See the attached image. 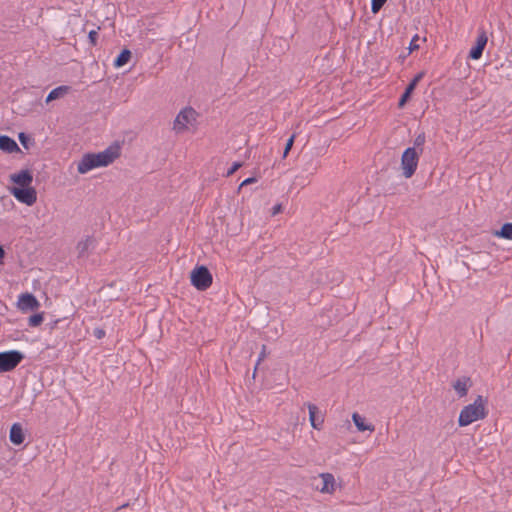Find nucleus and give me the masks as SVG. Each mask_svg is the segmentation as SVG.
Segmentation results:
<instances>
[{"label":"nucleus","mask_w":512,"mask_h":512,"mask_svg":"<svg viewBox=\"0 0 512 512\" xmlns=\"http://www.w3.org/2000/svg\"><path fill=\"white\" fill-rule=\"evenodd\" d=\"M486 415V400L479 395L473 403L462 408L458 417V424L460 427H465L473 422L484 419Z\"/></svg>","instance_id":"1"},{"label":"nucleus","mask_w":512,"mask_h":512,"mask_svg":"<svg viewBox=\"0 0 512 512\" xmlns=\"http://www.w3.org/2000/svg\"><path fill=\"white\" fill-rule=\"evenodd\" d=\"M198 113L191 106L182 108L173 121V131L177 134L186 133L197 125Z\"/></svg>","instance_id":"2"},{"label":"nucleus","mask_w":512,"mask_h":512,"mask_svg":"<svg viewBox=\"0 0 512 512\" xmlns=\"http://www.w3.org/2000/svg\"><path fill=\"white\" fill-rule=\"evenodd\" d=\"M420 156L421 151L416 149V147H408L403 151L400 166L402 175L406 179L411 178L415 174L418 168Z\"/></svg>","instance_id":"3"},{"label":"nucleus","mask_w":512,"mask_h":512,"mask_svg":"<svg viewBox=\"0 0 512 512\" xmlns=\"http://www.w3.org/2000/svg\"><path fill=\"white\" fill-rule=\"evenodd\" d=\"M191 284L199 291L207 290L213 282L212 274L209 269L204 266H196L190 273Z\"/></svg>","instance_id":"4"},{"label":"nucleus","mask_w":512,"mask_h":512,"mask_svg":"<svg viewBox=\"0 0 512 512\" xmlns=\"http://www.w3.org/2000/svg\"><path fill=\"white\" fill-rule=\"evenodd\" d=\"M24 357V354L18 350L0 352V373L14 370Z\"/></svg>","instance_id":"5"},{"label":"nucleus","mask_w":512,"mask_h":512,"mask_svg":"<svg viewBox=\"0 0 512 512\" xmlns=\"http://www.w3.org/2000/svg\"><path fill=\"white\" fill-rule=\"evenodd\" d=\"M121 153V147L119 144L114 143L108 146L101 152L94 153L95 159L99 165V167H106L113 163Z\"/></svg>","instance_id":"6"},{"label":"nucleus","mask_w":512,"mask_h":512,"mask_svg":"<svg viewBox=\"0 0 512 512\" xmlns=\"http://www.w3.org/2000/svg\"><path fill=\"white\" fill-rule=\"evenodd\" d=\"M10 193L17 201L27 206H32L37 201V191L32 186L26 188L12 187Z\"/></svg>","instance_id":"7"},{"label":"nucleus","mask_w":512,"mask_h":512,"mask_svg":"<svg viewBox=\"0 0 512 512\" xmlns=\"http://www.w3.org/2000/svg\"><path fill=\"white\" fill-rule=\"evenodd\" d=\"M40 307V303L37 298L31 293H22L19 295L17 300V308L26 313L29 311L37 310Z\"/></svg>","instance_id":"8"},{"label":"nucleus","mask_w":512,"mask_h":512,"mask_svg":"<svg viewBox=\"0 0 512 512\" xmlns=\"http://www.w3.org/2000/svg\"><path fill=\"white\" fill-rule=\"evenodd\" d=\"M100 168L96 159L94 153H87L83 155V157L80 159V161L77 164V171L80 174H86L89 171Z\"/></svg>","instance_id":"9"},{"label":"nucleus","mask_w":512,"mask_h":512,"mask_svg":"<svg viewBox=\"0 0 512 512\" xmlns=\"http://www.w3.org/2000/svg\"><path fill=\"white\" fill-rule=\"evenodd\" d=\"M10 180L17 185V188L30 187L33 181V176L28 170H21L10 176Z\"/></svg>","instance_id":"10"},{"label":"nucleus","mask_w":512,"mask_h":512,"mask_svg":"<svg viewBox=\"0 0 512 512\" xmlns=\"http://www.w3.org/2000/svg\"><path fill=\"white\" fill-rule=\"evenodd\" d=\"M488 38L486 34H479L476 38L475 44L469 52V58L472 60H478L481 58L483 50L487 45Z\"/></svg>","instance_id":"11"},{"label":"nucleus","mask_w":512,"mask_h":512,"mask_svg":"<svg viewBox=\"0 0 512 512\" xmlns=\"http://www.w3.org/2000/svg\"><path fill=\"white\" fill-rule=\"evenodd\" d=\"M321 478L323 485L321 488H319V491L323 494H333L336 490V481L335 477L332 473H321L319 475Z\"/></svg>","instance_id":"12"},{"label":"nucleus","mask_w":512,"mask_h":512,"mask_svg":"<svg viewBox=\"0 0 512 512\" xmlns=\"http://www.w3.org/2000/svg\"><path fill=\"white\" fill-rule=\"evenodd\" d=\"M351 418H352V421H353L357 431H359V432L368 431L370 433L374 432L375 426L371 422L367 421V419L364 416L360 415L357 412H354V413H352Z\"/></svg>","instance_id":"13"},{"label":"nucleus","mask_w":512,"mask_h":512,"mask_svg":"<svg viewBox=\"0 0 512 512\" xmlns=\"http://www.w3.org/2000/svg\"><path fill=\"white\" fill-rule=\"evenodd\" d=\"M452 386L459 397H464L467 395L469 388L472 386V381L470 377L462 376L457 378L453 382Z\"/></svg>","instance_id":"14"},{"label":"nucleus","mask_w":512,"mask_h":512,"mask_svg":"<svg viewBox=\"0 0 512 512\" xmlns=\"http://www.w3.org/2000/svg\"><path fill=\"white\" fill-rule=\"evenodd\" d=\"M9 440L14 445H21L24 442L25 435L20 423L12 424L9 432Z\"/></svg>","instance_id":"15"},{"label":"nucleus","mask_w":512,"mask_h":512,"mask_svg":"<svg viewBox=\"0 0 512 512\" xmlns=\"http://www.w3.org/2000/svg\"><path fill=\"white\" fill-rule=\"evenodd\" d=\"M424 72H420L412 79V81L409 83V85L406 87L405 92L401 96L398 106L402 108L407 100L409 99L411 93L414 91L415 87L417 86L418 82L423 78Z\"/></svg>","instance_id":"16"},{"label":"nucleus","mask_w":512,"mask_h":512,"mask_svg":"<svg viewBox=\"0 0 512 512\" xmlns=\"http://www.w3.org/2000/svg\"><path fill=\"white\" fill-rule=\"evenodd\" d=\"M318 408L316 405L314 404H308V411H309V421H310V424L311 426L316 429V430H321L322 429V426H323V423H324V419L323 417H317L316 416V412H317Z\"/></svg>","instance_id":"17"},{"label":"nucleus","mask_w":512,"mask_h":512,"mask_svg":"<svg viewBox=\"0 0 512 512\" xmlns=\"http://www.w3.org/2000/svg\"><path fill=\"white\" fill-rule=\"evenodd\" d=\"M0 149L8 153L18 152L20 150L15 140L6 135L0 136Z\"/></svg>","instance_id":"18"},{"label":"nucleus","mask_w":512,"mask_h":512,"mask_svg":"<svg viewBox=\"0 0 512 512\" xmlns=\"http://www.w3.org/2000/svg\"><path fill=\"white\" fill-rule=\"evenodd\" d=\"M70 91V87L66 85L58 86L51 90L46 97V102L49 103L57 98H60Z\"/></svg>","instance_id":"19"},{"label":"nucleus","mask_w":512,"mask_h":512,"mask_svg":"<svg viewBox=\"0 0 512 512\" xmlns=\"http://www.w3.org/2000/svg\"><path fill=\"white\" fill-rule=\"evenodd\" d=\"M95 246V241L92 237H86L77 244V251L79 255H85L88 251Z\"/></svg>","instance_id":"20"},{"label":"nucleus","mask_w":512,"mask_h":512,"mask_svg":"<svg viewBox=\"0 0 512 512\" xmlns=\"http://www.w3.org/2000/svg\"><path fill=\"white\" fill-rule=\"evenodd\" d=\"M131 58V52L128 49L122 50V52L118 55V57L114 61V66L116 68L122 67L126 65Z\"/></svg>","instance_id":"21"},{"label":"nucleus","mask_w":512,"mask_h":512,"mask_svg":"<svg viewBox=\"0 0 512 512\" xmlns=\"http://www.w3.org/2000/svg\"><path fill=\"white\" fill-rule=\"evenodd\" d=\"M496 236L512 240V223H505L500 231L496 232Z\"/></svg>","instance_id":"22"},{"label":"nucleus","mask_w":512,"mask_h":512,"mask_svg":"<svg viewBox=\"0 0 512 512\" xmlns=\"http://www.w3.org/2000/svg\"><path fill=\"white\" fill-rule=\"evenodd\" d=\"M426 40V37H421L419 34H415L409 43V52L419 49L421 44L425 43Z\"/></svg>","instance_id":"23"},{"label":"nucleus","mask_w":512,"mask_h":512,"mask_svg":"<svg viewBox=\"0 0 512 512\" xmlns=\"http://www.w3.org/2000/svg\"><path fill=\"white\" fill-rule=\"evenodd\" d=\"M44 320L42 313H37L29 317L28 324L31 327H37L39 326Z\"/></svg>","instance_id":"24"},{"label":"nucleus","mask_w":512,"mask_h":512,"mask_svg":"<svg viewBox=\"0 0 512 512\" xmlns=\"http://www.w3.org/2000/svg\"><path fill=\"white\" fill-rule=\"evenodd\" d=\"M424 143H425V135L423 133H421L415 138L414 145L412 147H416V149H418L422 153Z\"/></svg>","instance_id":"25"},{"label":"nucleus","mask_w":512,"mask_h":512,"mask_svg":"<svg viewBox=\"0 0 512 512\" xmlns=\"http://www.w3.org/2000/svg\"><path fill=\"white\" fill-rule=\"evenodd\" d=\"M387 0H372L371 1V10L373 13H377Z\"/></svg>","instance_id":"26"},{"label":"nucleus","mask_w":512,"mask_h":512,"mask_svg":"<svg viewBox=\"0 0 512 512\" xmlns=\"http://www.w3.org/2000/svg\"><path fill=\"white\" fill-rule=\"evenodd\" d=\"M294 138H295V136H294V135H292V136L288 139V141H287V143H286V145H285L284 152H283V157H284V158L288 155L289 151L291 150V148H292V146H293V143H294Z\"/></svg>","instance_id":"27"},{"label":"nucleus","mask_w":512,"mask_h":512,"mask_svg":"<svg viewBox=\"0 0 512 512\" xmlns=\"http://www.w3.org/2000/svg\"><path fill=\"white\" fill-rule=\"evenodd\" d=\"M265 357H266V346L264 345L262 347V350H261L260 354H259L256 366L254 368V373H256V370H257L259 364L265 359ZM253 375L255 376V374H253Z\"/></svg>","instance_id":"28"},{"label":"nucleus","mask_w":512,"mask_h":512,"mask_svg":"<svg viewBox=\"0 0 512 512\" xmlns=\"http://www.w3.org/2000/svg\"><path fill=\"white\" fill-rule=\"evenodd\" d=\"M241 166L242 164L240 162H234L231 168L227 171V176L234 174Z\"/></svg>","instance_id":"29"},{"label":"nucleus","mask_w":512,"mask_h":512,"mask_svg":"<svg viewBox=\"0 0 512 512\" xmlns=\"http://www.w3.org/2000/svg\"><path fill=\"white\" fill-rule=\"evenodd\" d=\"M94 335L97 339H102L105 336V331L102 328H95Z\"/></svg>","instance_id":"30"},{"label":"nucleus","mask_w":512,"mask_h":512,"mask_svg":"<svg viewBox=\"0 0 512 512\" xmlns=\"http://www.w3.org/2000/svg\"><path fill=\"white\" fill-rule=\"evenodd\" d=\"M18 138H19L20 143H21L24 147H27V140H28V137L26 136V134H25V133H23V132H21V133H19Z\"/></svg>","instance_id":"31"},{"label":"nucleus","mask_w":512,"mask_h":512,"mask_svg":"<svg viewBox=\"0 0 512 512\" xmlns=\"http://www.w3.org/2000/svg\"><path fill=\"white\" fill-rule=\"evenodd\" d=\"M281 210H282V206H281V204H277V205H275V206L272 208V214H273V215H276V214L280 213V212H281Z\"/></svg>","instance_id":"32"},{"label":"nucleus","mask_w":512,"mask_h":512,"mask_svg":"<svg viewBox=\"0 0 512 512\" xmlns=\"http://www.w3.org/2000/svg\"><path fill=\"white\" fill-rule=\"evenodd\" d=\"M255 181H256V179H255V178H253V177H251V178H247V179H245V180L241 183L240 187H243V186H245V185L251 184V183H253V182H255Z\"/></svg>","instance_id":"33"},{"label":"nucleus","mask_w":512,"mask_h":512,"mask_svg":"<svg viewBox=\"0 0 512 512\" xmlns=\"http://www.w3.org/2000/svg\"><path fill=\"white\" fill-rule=\"evenodd\" d=\"M96 35H97V34H93V33L88 34L89 39H90V42H91L92 44H95V42H96Z\"/></svg>","instance_id":"34"},{"label":"nucleus","mask_w":512,"mask_h":512,"mask_svg":"<svg viewBox=\"0 0 512 512\" xmlns=\"http://www.w3.org/2000/svg\"><path fill=\"white\" fill-rule=\"evenodd\" d=\"M4 257H5L4 249L2 248V246H0V264L3 262Z\"/></svg>","instance_id":"35"},{"label":"nucleus","mask_w":512,"mask_h":512,"mask_svg":"<svg viewBox=\"0 0 512 512\" xmlns=\"http://www.w3.org/2000/svg\"><path fill=\"white\" fill-rule=\"evenodd\" d=\"M127 506H128V504H123L120 508H125Z\"/></svg>","instance_id":"36"}]
</instances>
